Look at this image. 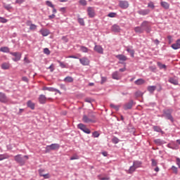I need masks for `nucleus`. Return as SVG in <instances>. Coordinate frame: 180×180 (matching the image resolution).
Here are the masks:
<instances>
[{"instance_id":"nucleus-56","label":"nucleus","mask_w":180,"mask_h":180,"mask_svg":"<svg viewBox=\"0 0 180 180\" xmlns=\"http://www.w3.org/2000/svg\"><path fill=\"white\" fill-rule=\"evenodd\" d=\"M44 54L49 55V54H50V50H49L48 48H45V49H44Z\"/></svg>"},{"instance_id":"nucleus-50","label":"nucleus","mask_w":180,"mask_h":180,"mask_svg":"<svg viewBox=\"0 0 180 180\" xmlns=\"http://www.w3.org/2000/svg\"><path fill=\"white\" fill-rule=\"evenodd\" d=\"M99 136H100V134H99V132H98V131H94V132H93V137H94V138H98V137H99Z\"/></svg>"},{"instance_id":"nucleus-15","label":"nucleus","mask_w":180,"mask_h":180,"mask_svg":"<svg viewBox=\"0 0 180 180\" xmlns=\"http://www.w3.org/2000/svg\"><path fill=\"white\" fill-rule=\"evenodd\" d=\"M111 30H112V32H114L115 33H119V32H120L122 29H120V27L119 25H114L112 26Z\"/></svg>"},{"instance_id":"nucleus-34","label":"nucleus","mask_w":180,"mask_h":180,"mask_svg":"<svg viewBox=\"0 0 180 180\" xmlns=\"http://www.w3.org/2000/svg\"><path fill=\"white\" fill-rule=\"evenodd\" d=\"M42 91H49V92H54L55 89L53 87H43Z\"/></svg>"},{"instance_id":"nucleus-5","label":"nucleus","mask_w":180,"mask_h":180,"mask_svg":"<svg viewBox=\"0 0 180 180\" xmlns=\"http://www.w3.org/2000/svg\"><path fill=\"white\" fill-rule=\"evenodd\" d=\"M77 127L80 130L83 131L84 133H86V134H91V130L86 127V125L80 123L77 125Z\"/></svg>"},{"instance_id":"nucleus-37","label":"nucleus","mask_w":180,"mask_h":180,"mask_svg":"<svg viewBox=\"0 0 180 180\" xmlns=\"http://www.w3.org/2000/svg\"><path fill=\"white\" fill-rule=\"evenodd\" d=\"M28 26H30V30H36L37 29V25L34 24H27Z\"/></svg>"},{"instance_id":"nucleus-59","label":"nucleus","mask_w":180,"mask_h":180,"mask_svg":"<svg viewBox=\"0 0 180 180\" xmlns=\"http://www.w3.org/2000/svg\"><path fill=\"white\" fill-rule=\"evenodd\" d=\"M25 2V0H16L15 4H19L20 5L21 4H23Z\"/></svg>"},{"instance_id":"nucleus-12","label":"nucleus","mask_w":180,"mask_h":180,"mask_svg":"<svg viewBox=\"0 0 180 180\" xmlns=\"http://www.w3.org/2000/svg\"><path fill=\"white\" fill-rule=\"evenodd\" d=\"M87 15L89 18H94L95 17V9L93 7H88L87 8Z\"/></svg>"},{"instance_id":"nucleus-35","label":"nucleus","mask_w":180,"mask_h":180,"mask_svg":"<svg viewBox=\"0 0 180 180\" xmlns=\"http://www.w3.org/2000/svg\"><path fill=\"white\" fill-rule=\"evenodd\" d=\"M80 51H82V53H88V51H89V49L86 46H82L80 47Z\"/></svg>"},{"instance_id":"nucleus-3","label":"nucleus","mask_w":180,"mask_h":180,"mask_svg":"<svg viewBox=\"0 0 180 180\" xmlns=\"http://www.w3.org/2000/svg\"><path fill=\"white\" fill-rule=\"evenodd\" d=\"M141 27L143 29V31L146 32V33H150V32H151V26L148 21H143L141 24Z\"/></svg>"},{"instance_id":"nucleus-21","label":"nucleus","mask_w":180,"mask_h":180,"mask_svg":"<svg viewBox=\"0 0 180 180\" xmlns=\"http://www.w3.org/2000/svg\"><path fill=\"white\" fill-rule=\"evenodd\" d=\"M116 58H118L120 61H127V57L124 55H117Z\"/></svg>"},{"instance_id":"nucleus-39","label":"nucleus","mask_w":180,"mask_h":180,"mask_svg":"<svg viewBox=\"0 0 180 180\" xmlns=\"http://www.w3.org/2000/svg\"><path fill=\"white\" fill-rule=\"evenodd\" d=\"M98 179L99 180H110V177H109V176L102 177V175L100 174L98 176Z\"/></svg>"},{"instance_id":"nucleus-42","label":"nucleus","mask_w":180,"mask_h":180,"mask_svg":"<svg viewBox=\"0 0 180 180\" xmlns=\"http://www.w3.org/2000/svg\"><path fill=\"white\" fill-rule=\"evenodd\" d=\"M153 130L155 131H158V133L161 132V128L160 127H158V126L153 127Z\"/></svg>"},{"instance_id":"nucleus-47","label":"nucleus","mask_w":180,"mask_h":180,"mask_svg":"<svg viewBox=\"0 0 180 180\" xmlns=\"http://www.w3.org/2000/svg\"><path fill=\"white\" fill-rule=\"evenodd\" d=\"M0 22L1 23H6L8 22V20L4 17H0Z\"/></svg>"},{"instance_id":"nucleus-8","label":"nucleus","mask_w":180,"mask_h":180,"mask_svg":"<svg viewBox=\"0 0 180 180\" xmlns=\"http://www.w3.org/2000/svg\"><path fill=\"white\" fill-rule=\"evenodd\" d=\"M60 145L58 143H52L51 145L46 146V151H51V150H58Z\"/></svg>"},{"instance_id":"nucleus-44","label":"nucleus","mask_w":180,"mask_h":180,"mask_svg":"<svg viewBox=\"0 0 180 180\" xmlns=\"http://www.w3.org/2000/svg\"><path fill=\"white\" fill-rule=\"evenodd\" d=\"M74 160H79V156L78 155H74L70 158V160L72 161Z\"/></svg>"},{"instance_id":"nucleus-18","label":"nucleus","mask_w":180,"mask_h":180,"mask_svg":"<svg viewBox=\"0 0 180 180\" xmlns=\"http://www.w3.org/2000/svg\"><path fill=\"white\" fill-rule=\"evenodd\" d=\"M138 13L139 15L146 16V15H148V13H150V9L140 10L138 11Z\"/></svg>"},{"instance_id":"nucleus-6","label":"nucleus","mask_w":180,"mask_h":180,"mask_svg":"<svg viewBox=\"0 0 180 180\" xmlns=\"http://www.w3.org/2000/svg\"><path fill=\"white\" fill-rule=\"evenodd\" d=\"M38 101H39V103L44 105V103H46L47 102V101H51V98H47V97H46V96L41 94L39 96Z\"/></svg>"},{"instance_id":"nucleus-46","label":"nucleus","mask_w":180,"mask_h":180,"mask_svg":"<svg viewBox=\"0 0 180 180\" xmlns=\"http://www.w3.org/2000/svg\"><path fill=\"white\" fill-rule=\"evenodd\" d=\"M79 2L82 6H86V0H79Z\"/></svg>"},{"instance_id":"nucleus-32","label":"nucleus","mask_w":180,"mask_h":180,"mask_svg":"<svg viewBox=\"0 0 180 180\" xmlns=\"http://www.w3.org/2000/svg\"><path fill=\"white\" fill-rule=\"evenodd\" d=\"M169 82H170V84H173V85H178V80L175 78L170 77L169 79Z\"/></svg>"},{"instance_id":"nucleus-55","label":"nucleus","mask_w":180,"mask_h":180,"mask_svg":"<svg viewBox=\"0 0 180 180\" xmlns=\"http://www.w3.org/2000/svg\"><path fill=\"white\" fill-rule=\"evenodd\" d=\"M154 141L155 144H159V145L162 144V141H161V139H155Z\"/></svg>"},{"instance_id":"nucleus-17","label":"nucleus","mask_w":180,"mask_h":180,"mask_svg":"<svg viewBox=\"0 0 180 180\" xmlns=\"http://www.w3.org/2000/svg\"><path fill=\"white\" fill-rule=\"evenodd\" d=\"M39 33H41V34L44 36V37H46V36H49V34H50V31H49V30L47 29H41L39 30Z\"/></svg>"},{"instance_id":"nucleus-11","label":"nucleus","mask_w":180,"mask_h":180,"mask_svg":"<svg viewBox=\"0 0 180 180\" xmlns=\"http://www.w3.org/2000/svg\"><path fill=\"white\" fill-rule=\"evenodd\" d=\"M119 6L122 9H127V8H129V1H119Z\"/></svg>"},{"instance_id":"nucleus-63","label":"nucleus","mask_w":180,"mask_h":180,"mask_svg":"<svg viewBox=\"0 0 180 180\" xmlns=\"http://www.w3.org/2000/svg\"><path fill=\"white\" fill-rule=\"evenodd\" d=\"M53 8L52 12H53V15H56V13H57V10L56 9V8H54V6H53V8Z\"/></svg>"},{"instance_id":"nucleus-4","label":"nucleus","mask_w":180,"mask_h":180,"mask_svg":"<svg viewBox=\"0 0 180 180\" xmlns=\"http://www.w3.org/2000/svg\"><path fill=\"white\" fill-rule=\"evenodd\" d=\"M171 113H172V110H166L164 111L162 116L163 117H165V119L174 122V117H172Z\"/></svg>"},{"instance_id":"nucleus-24","label":"nucleus","mask_w":180,"mask_h":180,"mask_svg":"<svg viewBox=\"0 0 180 180\" xmlns=\"http://www.w3.org/2000/svg\"><path fill=\"white\" fill-rule=\"evenodd\" d=\"M121 78H122V77H120V75H119V72H114L112 73V79H113L119 80Z\"/></svg>"},{"instance_id":"nucleus-14","label":"nucleus","mask_w":180,"mask_h":180,"mask_svg":"<svg viewBox=\"0 0 180 180\" xmlns=\"http://www.w3.org/2000/svg\"><path fill=\"white\" fill-rule=\"evenodd\" d=\"M94 51L98 53V54H103V48L101 45H96L94 48Z\"/></svg>"},{"instance_id":"nucleus-51","label":"nucleus","mask_w":180,"mask_h":180,"mask_svg":"<svg viewBox=\"0 0 180 180\" xmlns=\"http://www.w3.org/2000/svg\"><path fill=\"white\" fill-rule=\"evenodd\" d=\"M151 161H152V167H157V165H158L157 160L152 159Z\"/></svg>"},{"instance_id":"nucleus-20","label":"nucleus","mask_w":180,"mask_h":180,"mask_svg":"<svg viewBox=\"0 0 180 180\" xmlns=\"http://www.w3.org/2000/svg\"><path fill=\"white\" fill-rule=\"evenodd\" d=\"M1 70H9L11 68V63H3L1 65Z\"/></svg>"},{"instance_id":"nucleus-16","label":"nucleus","mask_w":180,"mask_h":180,"mask_svg":"<svg viewBox=\"0 0 180 180\" xmlns=\"http://www.w3.org/2000/svg\"><path fill=\"white\" fill-rule=\"evenodd\" d=\"M173 50H178L180 49V39H177L175 44H172Z\"/></svg>"},{"instance_id":"nucleus-28","label":"nucleus","mask_w":180,"mask_h":180,"mask_svg":"<svg viewBox=\"0 0 180 180\" xmlns=\"http://www.w3.org/2000/svg\"><path fill=\"white\" fill-rule=\"evenodd\" d=\"M127 51L128 52V53H129V54L131 55V56L132 57V58H134V49H133V47H127Z\"/></svg>"},{"instance_id":"nucleus-43","label":"nucleus","mask_w":180,"mask_h":180,"mask_svg":"<svg viewBox=\"0 0 180 180\" xmlns=\"http://www.w3.org/2000/svg\"><path fill=\"white\" fill-rule=\"evenodd\" d=\"M148 8H151V9H154V8H155V6H154V3L150 1L148 4Z\"/></svg>"},{"instance_id":"nucleus-31","label":"nucleus","mask_w":180,"mask_h":180,"mask_svg":"<svg viewBox=\"0 0 180 180\" xmlns=\"http://www.w3.org/2000/svg\"><path fill=\"white\" fill-rule=\"evenodd\" d=\"M134 32H136V33H144V31H143V28L141 27V25L140 27H136L134 28Z\"/></svg>"},{"instance_id":"nucleus-49","label":"nucleus","mask_w":180,"mask_h":180,"mask_svg":"<svg viewBox=\"0 0 180 180\" xmlns=\"http://www.w3.org/2000/svg\"><path fill=\"white\" fill-rule=\"evenodd\" d=\"M135 95L137 98H139L140 96H143V93H141L140 91H138L135 93Z\"/></svg>"},{"instance_id":"nucleus-62","label":"nucleus","mask_w":180,"mask_h":180,"mask_svg":"<svg viewBox=\"0 0 180 180\" xmlns=\"http://www.w3.org/2000/svg\"><path fill=\"white\" fill-rule=\"evenodd\" d=\"M49 19H54L56 18V15L52 14V15H49Z\"/></svg>"},{"instance_id":"nucleus-36","label":"nucleus","mask_w":180,"mask_h":180,"mask_svg":"<svg viewBox=\"0 0 180 180\" xmlns=\"http://www.w3.org/2000/svg\"><path fill=\"white\" fill-rule=\"evenodd\" d=\"M64 81L65 82H72L74 81V79H72V77H66L65 79H64Z\"/></svg>"},{"instance_id":"nucleus-10","label":"nucleus","mask_w":180,"mask_h":180,"mask_svg":"<svg viewBox=\"0 0 180 180\" xmlns=\"http://www.w3.org/2000/svg\"><path fill=\"white\" fill-rule=\"evenodd\" d=\"M79 63H80V64H82V65H89V63H91L89 59L86 57H83L82 58H79Z\"/></svg>"},{"instance_id":"nucleus-48","label":"nucleus","mask_w":180,"mask_h":180,"mask_svg":"<svg viewBox=\"0 0 180 180\" xmlns=\"http://www.w3.org/2000/svg\"><path fill=\"white\" fill-rule=\"evenodd\" d=\"M112 142L114 143V144H117V143H119V139H117V137H114L112 139Z\"/></svg>"},{"instance_id":"nucleus-45","label":"nucleus","mask_w":180,"mask_h":180,"mask_svg":"<svg viewBox=\"0 0 180 180\" xmlns=\"http://www.w3.org/2000/svg\"><path fill=\"white\" fill-rule=\"evenodd\" d=\"M58 63L60 64V67H61V68H67V65H65V64H64V63L58 60Z\"/></svg>"},{"instance_id":"nucleus-13","label":"nucleus","mask_w":180,"mask_h":180,"mask_svg":"<svg viewBox=\"0 0 180 180\" xmlns=\"http://www.w3.org/2000/svg\"><path fill=\"white\" fill-rule=\"evenodd\" d=\"M133 103H134L132 100L129 101L128 103L123 105V109H124V110H129V109H131V108H133Z\"/></svg>"},{"instance_id":"nucleus-53","label":"nucleus","mask_w":180,"mask_h":180,"mask_svg":"<svg viewBox=\"0 0 180 180\" xmlns=\"http://www.w3.org/2000/svg\"><path fill=\"white\" fill-rule=\"evenodd\" d=\"M172 169L173 172L178 174V168H176V167L172 166Z\"/></svg>"},{"instance_id":"nucleus-52","label":"nucleus","mask_w":180,"mask_h":180,"mask_svg":"<svg viewBox=\"0 0 180 180\" xmlns=\"http://www.w3.org/2000/svg\"><path fill=\"white\" fill-rule=\"evenodd\" d=\"M158 65L160 68H167V66L165 65H162L161 63H158Z\"/></svg>"},{"instance_id":"nucleus-26","label":"nucleus","mask_w":180,"mask_h":180,"mask_svg":"<svg viewBox=\"0 0 180 180\" xmlns=\"http://www.w3.org/2000/svg\"><path fill=\"white\" fill-rule=\"evenodd\" d=\"M136 169H137V168L133 165L132 166H131L129 167V169L127 171V174H133V172H134V171H136Z\"/></svg>"},{"instance_id":"nucleus-29","label":"nucleus","mask_w":180,"mask_h":180,"mask_svg":"<svg viewBox=\"0 0 180 180\" xmlns=\"http://www.w3.org/2000/svg\"><path fill=\"white\" fill-rule=\"evenodd\" d=\"M27 105L28 108H30L32 110H34V103L32 102V101H28L27 103Z\"/></svg>"},{"instance_id":"nucleus-1","label":"nucleus","mask_w":180,"mask_h":180,"mask_svg":"<svg viewBox=\"0 0 180 180\" xmlns=\"http://www.w3.org/2000/svg\"><path fill=\"white\" fill-rule=\"evenodd\" d=\"M14 160L16 161V162H18V164H20V165H25L26 161L29 160V156L24 155L22 157V155H17L14 156Z\"/></svg>"},{"instance_id":"nucleus-30","label":"nucleus","mask_w":180,"mask_h":180,"mask_svg":"<svg viewBox=\"0 0 180 180\" xmlns=\"http://www.w3.org/2000/svg\"><path fill=\"white\" fill-rule=\"evenodd\" d=\"M9 158V155L5 154H0V161H4V160H8Z\"/></svg>"},{"instance_id":"nucleus-60","label":"nucleus","mask_w":180,"mask_h":180,"mask_svg":"<svg viewBox=\"0 0 180 180\" xmlns=\"http://www.w3.org/2000/svg\"><path fill=\"white\" fill-rule=\"evenodd\" d=\"M67 58H75V59H78V57L75 56H69L67 57Z\"/></svg>"},{"instance_id":"nucleus-27","label":"nucleus","mask_w":180,"mask_h":180,"mask_svg":"<svg viewBox=\"0 0 180 180\" xmlns=\"http://www.w3.org/2000/svg\"><path fill=\"white\" fill-rule=\"evenodd\" d=\"M157 89V86H148V91L150 92V94H154V91Z\"/></svg>"},{"instance_id":"nucleus-22","label":"nucleus","mask_w":180,"mask_h":180,"mask_svg":"<svg viewBox=\"0 0 180 180\" xmlns=\"http://www.w3.org/2000/svg\"><path fill=\"white\" fill-rule=\"evenodd\" d=\"M160 6H162V8H163L164 9H169V4L168 2L166 1H161L160 2Z\"/></svg>"},{"instance_id":"nucleus-64","label":"nucleus","mask_w":180,"mask_h":180,"mask_svg":"<svg viewBox=\"0 0 180 180\" xmlns=\"http://www.w3.org/2000/svg\"><path fill=\"white\" fill-rule=\"evenodd\" d=\"M22 81H24L25 82H27V81H29V79H27V77H22Z\"/></svg>"},{"instance_id":"nucleus-54","label":"nucleus","mask_w":180,"mask_h":180,"mask_svg":"<svg viewBox=\"0 0 180 180\" xmlns=\"http://www.w3.org/2000/svg\"><path fill=\"white\" fill-rule=\"evenodd\" d=\"M107 78L105 77H101V84H105V82L107 81Z\"/></svg>"},{"instance_id":"nucleus-2","label":"nucleus","mask_w":180,"mask_h":180,"mask_svg":"<svg viewBox=\"0 0 180 180\" xmlns=\"http://www.w3.org/2000/svg\"><path fill=\"white\" fill-rule=\"evenodd\" d=\"M82 120L84 123H95L96 122L95 115H84Z\"/></svg>"},{"instance_id":"nucleus-9","label":"nucleus","mask_w":180,"mask_h":180,"mask_svg":"<svg viewBox=\"0 0 180 180\" xmlns=\"http://www.w3.org/2000/svg\"><path fill=\"white\" fill-rule=\"evenodd\" d=\"M0 102L1 103H8L9 102V98L4 93L0 92Z\"/></svg>"},{"instance_id":"nucleus-19","label":"nucleus","mask_w":180,"mask_h":180,"mask_svg":"<svg viewBox=\"0 0 180 180\" xmlns=\"http://www.w3.org/2000/svg\"><path fill=\"white\" fill-rule=\"evenodd\" d=\"M39 175L40 176H43L45 179H49V178H50V174H41V172H44V169H41L39 170Z\"/></svg>"},{"instance_id":"nucleus-23","label":"nucleus","mask_w":180,"mask_h":180,"mask_svg":"<svg viewBox=\"0 0 180 180\" xmlns=\"http://www.w3.org/2000/svg\"><path fill=\"white\" fill-rule=\"evenodd\" d=\"M142 164H143V162H141V161H139V160H134L133 162V165L134 167H136V168H141Z\"/></svg>"},{"instance_id":"nucleus-58","label":"nucleus","mask_w":180,"mask_h":180,"mask_svg":"<svg viewBox=\"0 0 180 180\" xmlns=\"http://www.w3.org/2000/svg\"><path fill=\"white\" fill-rule=\"evenodd\" d=\"M49 69L51 70V72H53L54 71V65L51 64L49 67Z\"/></svg>"},{"instance_id":"nucleus-7","label":"nucleus","mask_w":180,"mask_h":180,"mask_svg":"<svg viewBox=\"0 0 180 180\" xmlns=\"http://www.w3.org/2000/svg\"><path fill=\"white\" fill-rule=\"evenodd\" d=\"M10 54L15 57L13 58V61H19L22 58V54L19 52H10Z\"/></svg>"},{"instance_id":"nucleus-57","label":"nucleus","mask_w":180,"mask_h":180,"mask_svg":"<svg viewBox=\"0 0 180 180\" xmlns=\"http://www.w3.org/2000/svg\"><path fill=\"white\" fill-rule=\"evenodd\" d=\"M108 18H115V16H116V13H110L108 15Z\"/></svg>"},{"instance_id":"nucleus-33","label":"nucleus","mask_w":180,"mask_h":180,"mask_svg":"<svg viewBox=\"0 0 180 180\" xmlns=\"http://www.w3.org/2000/svg\"><path fill=\"white\" fill-rule=\"evenodd\" d=\"M0 51L2 53H9V48L7 46H4L0 48Z\"/></svg>"},{"instance_id":"nucleus-61","label":"nucleus","mask_w":180,"mask_h":180,"mask_svg":"<svg viewBox=\"0 0 180 180\" xmlns=\"http://www.w3.org/2000/svg\"><path fill=\"white\" fill-rule=\"evenodd\" d=\"M153 41L155 44H156V46H158V44H160V41H158V39H155Z\"/></svg>"},{"instance_id":"nucleus-41","label":"nucleus","mask_w":180,"mask_h":180,"mask_svg":"<svg viewBox=\"0 0 180 180\" xmlns=\"http://www.w3.org/2000/svg\"><path fill=\"white\" fill-rule=\"evenodd\" d=\"M46 5H47V6H49L50 8H54V5H53V3H51V1H46Z\"/></svg>"},{"instance_id":"nucleus-25","label":"nucleus","mask_w":180,"mask_h":180,"mask_svg":"<svg viewBox=\"0 0 180 180\" xmlns=\"http://www.w3.org/2000/svg\"><path fill=\"white\" fill-rule=\"evenodd\" d=\"M134 84H136V85H143V84H146V80L143 79H138L134 82Z\"/></svg>"},{"instance_id":"nucleus-40","label":"nucleus","mask_w":180,"mask_h":180,"mask_svg":"<svg viewBox=\"0 0 180 180\" xmlns=\"http://www.w3.org/2000/svg\"><path fill=\"white\" fill-rule=\"evenodd\" d=\"M78 22L79 25H81V26H85V21H84V18H79Z\"/></svg>"},{"instance_id":"nucleus-38","label":"nucleus","mask_w":180,"mask_h":180,"mask_svg":"<svg viewBox=\"0 0 180 180\" xmlns=\"http://www.w3.org/2000/svg\"><path fill=\"white\" fill-rule=\"evenodd\" d=\"M110 106V108H112V109H115V110H119V109H120V105H116L113 103H111Z\"/></svg>"}]
</instances>
